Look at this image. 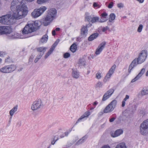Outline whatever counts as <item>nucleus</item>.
Masks as SVG:
<instances>
[{
    "instance_id": "nucleus-47",
    "label": "nucleus",
    "mask_w": 148,
    "mask_h": 148,
    "mask_svg": "<svg viewBox=\"0 0 148 148\" xmlns=\"http://www.w3.org/2000/svg\"><path fill=\"white\" fill-rule=\"evenodd\" d=\"M6 54L5 52L0 51V57H4Z\"/></svg>"
},
{
    "instance_id": "nucleus-37",
    "label": "nucleus",
    "mask_w": 148,
    "mask_h": 148,
    "mask_svg": "<svg viewBox=\"0 0 148 148\" xmlns=\"http://www.w3.org/2000/svg\"><path fill=\"white\" fill-rule=\"evenodd\" d=\"M12 59L9 56H8L5 59V62L8 63H10L12 62Z\"/></svg>"
},
{
    "instance_id": "nucleus-51",
    "label": "nucleus",
    "mask_w": 148,
    "mask_h": 148,
    "mask_svg": "<svg viewBox=\"0 0 148 148\" xmlns=\"http://www.w3.org/2000/svg\"><path fill=\"white\" fill-rule=\"evenodd\" d=\"M132 107L133 108V110H130V112H135V111L136 110V106H132Z\"/></svg>"
},
{
    "instance_id": "nucleus-63",
    "label": "nucleus",
    "mask_w": 148,
    "mask_h": 148,
    "mask_svg": "<svg viewBox=\"0 0 148 148\" xmlns=\"http://www.w3.org/2000/svg\"><path fill=\"white\" fill-rule=\"evenodd\" d=\"M60 28H56V31H59L60 30Z\"/></svg>"
},
{
    "instance_id": "nucleus-33",
    "label": "nucleus",
    "mask_w": 148,
    "mask_h": 148,
    "mask_svg": "<svg viewBox=\"0 0 148 148\" xmlns=\"http://www.w3.org/2000/svg\"><path fill=\"white\" fill-rule=\"evenodd\" d=\"M43 55H42V54H40L39 53L36 56V57L34 61V62L35 63H37L38 61L41 58Z\"/></svg>"
},
{
    "instance_id": "nucleus-19",
    "label": "nucleus",
    "mask_w": 148,
    "mask_h": 148,
    "mask_svg": "<svg viewBox=\"0 0 148 148\" xmlns=\"http://www.w3.org/2000/svg\"><path fill=\"white\" fill-rule=\"evenodd\" d=\"M9 37L10 38L12 39L21 38L20 34L16 33L10 34Z\"/></svg>"
},
{
    "instance_id": "nucleus-62",
    "label": "nucleus",
    "mask_w": 148,
    "mask_h": 148,
    "mask_svg": "<svg viewBox=\"0 0 148 148\" xmlns=\"http://www.w3.org/2000/svg\"><path fill=\"white\" fill-rule=\"evenodd\" d=\"M98 103L97 102V101H95L93 103V105L94 106H96L98 104Z\"/></svg>"
},
{
    "instance_id": "nucleus-23",
    "label": "nucleus",
    "mask_w": 148,
    "mask_h": 148,
    "mask_svg": "<svg viewBox=\"0 0 148 148\" xmlns=\"http://www.w3.org/2000/svg\"><path fill=\"white\" fill-rule=\"evenodd\" d=\"M99 35V34L97 33L92 34L88 38V40L89 41H92L93 40L98 37Z\"/></svg>"
},
{
    "instance_id": "nucleus-21",
    "label": "nucleus",
    "mask_w": 148,
    "mask_h": 148,
    "mask_svg": "<svg viewBox=\"0 0 148 148\" xmlns=\"http://www.w3.org/2000/svg\"><path fill=\"white\" fill-rule=\"evenodd\" d=\"M47 49V47H40L36 48L37 51L39 52V54H42V55H43Z\"/></svg>"
},
{
    "instance_id": "nucleus-52",
    "label": "nucleus",
    "mask_w": 148,
    "mask_h": 148,
    "mask_svg": "<svg viewBox=\"0 0 148 148\" xmlns=\"http://www.w3.org/2000/svg\"><path fill=\"white\" fill-rule=\"evenodd\" d=\"M129 98V96L128 95H126L123 101H125L127 99Z\"/></svg>"
},
{
    "instance_id": "nucleus-20",
    "label": "nucleus",
    "mask_w": 148,
    "mask_h": 148,
    "mask_svg": "<svg viewBox=\"0 0 148 148\" xmlns=\"http://www.w3.org/2000/svg\"><path fill=\"white\" fill-rule=\"evenodd\" d=\"M90 114V113L89 112L87 111L85 112L77 120L76 123L79 122L82 119L86 117H88Z\"/></svg>"
},
{
    "instance_id": "nucleus-9",
    "label": "nucleus",
    "mask_w": 148,
    "mask_h": 148,
    "mask_svg": "<svg viewBox=\"0 0 148 148\" xmlns=\"http://www.w3.org/2000/svg\"><path fill=\"white\" fill-rule=\"evenodd\" d=\"M42 105L41 100L39 99L33 103L31 106V109L33 111L36 110L40 109Z\"/></svg>"
},
{
    "instance_id": "nucleus-60",
    "label": "nucleus",
    "mask_w": 148,
    "mask_h": 148,
    "mask_svg": "<svg viewBox=\"0 0 148 148\" xmlns=\"http://www.w3.org/2000/svg\"><path fill=\"white\" fill-rule=\"evenodd\" d=\"M52 35L53 36L55 35H56V31L55 30H53L52 31Z\"/></svg>"
},
{
    "instance_id": "nucleus-4",
    "label": "nucleus",
    "mask_w": 148,
    "mask_h": 148,
    "mask_svg": "<svg viewBox=\"0 0 148 148\" xmlns=\"http://www.w3.org/2000/svg\"><path fill=\"white\" fill-rule=\"evenodd\" d=\"M16 67L15 65L11 64L6 65L0 69V72L3 73H11L16 69Z\"/></svg>"
},
{
    "instance_id": "nucleus-2",
    "label": "nucleus",
    "mask_w": 148,
    "mask_h": 148,
    "mask_svg": "<svg viewBox=\"0 0 148 148\" xmlns=\"http://www.w3.org/2000/svg\"><path fill=\"white\" fill-rule=\"evenodd\" d=\"M39 26L38 22L37 21L28 24L23 29L22 33L23 34L31 33L38 29Z\"/></svg>"
},
{
    "instance_id": "nucleus-10",
    "label": "nucleus",
    "mask_w": 148,
    "mask_h": 148,
    "mask_svg": "<svg viewBox=\"0 0 148 148\" xmlns=\"http://www.w3.org/2000/svg\"><path fill=\"white\" fill-rule=\"evenodd\" d=\"M24 1L23 0H13L11 3L10 7L11 10L13 11L15 8L16 6L21 7L23 4H25V5L24 3H23Z\"/></svg>"
},
{
    "instance_id": "nucleus-50",
    "label": "nucleus",
    "mask_w": 148,
    "mask_h": 148,
    "mask_svg": "<svg viewBox=\"0 0 148 148\" xmlns=\"http://www.w3.org/2000/svg\"><path fill=\"white\" fill-rule=\"evenodd\" d=\"M88 135H86L85 136H84L82 138L84 141H85L88 138Z\"/></svg>"
},
{
    "instance_id": "nucleus-5",
    "label": "nucleus",
    "mask_w": 148,
    "mask_h": 148,
    "mask_svg": "<svg viewBox=\"0 0 148 148\" xmlns=\"http://www.w3.org/2000/svg\"><path fill=\"white\" fill-rule=\"evenodd\" d=\"M140 132L143 135H146L148 133V119L144 121L140 127Z\"/></svg>"
},
{
    "instance_id": "nucleus-56",
    "label": "nucleus",
    "mask_w": 148,
    "mask_h": 148,
    "mask_svg": "<svg viewBox=\"0 0 148 148\" xmlns=\"http://www.w3.org/2000/svg\"><path fill=\"white\" fill-rule=\"evenodd\" d=\"M115 119L114 117H113L110 119L109 121L110 122H112L114 121Z\"/></svg>"
},
{
    "instance_id": "nucleus-49",
    "label": "nucleus",
    "mask_w": 148,
    "mask_h": 148,
    "mask_svg": "<svg viewBox=\"0 0 148 148\" xmlns=\"http://www.w3.org/2000/svg\"><path fill=\"white\" fill-rule=\"evenodd\" d=\"M58 139V138L56 140H55L54 138L51 141V144L52 145H53L55 144L56 141H57Z\"/></svg>"
},
{
    "instance_id": "nucleus-48",
    "label": "nucleus",
    "mask_w": 148,
    "mask_h": 148,
    "mask_svg": "<svg viewBox=\"0 0 148 148\" xmlns=\"http://www.w3.org/2000/svg\"><path fill=\"white\" fill-rule=\"evenodd\" d=\"M3 26H0V35L3 34Z\"/></svg>"
},
{
    "instance_id": "nucleus-18",
    "label": "nucleus",
    "mask_w": 148,
    "mask_h": 148,
    "mask_svg": "<svg viewBox=\"0 0 148 148\" xmlns=\"http://www.w3.org/2000/svg\"><path fill=\"white\" fill-rule=\"evenodd\" d=\"M108 14L106 12H104L101 14V18L99 20V22H103L107 20Z\"/></svg>"
},
{
    "instance_id": "nucleus-26",
    "label": "nucleus",
    "mask_w": 148,
    "mask_h": 148,
    "mask_svg": "<svg viewBox=\"0 0 148 148\" xmlns=\"http://www.w3.org/2000/svg\"><path fill=\"white\" fill-rule=\"evenodd\" d=\"M77 49V45L75 43L73 44L70 47L71 51L73 53H74L76 51Z\"/></svg>"
},
{
    "instance_id": "nucleus-45",
    "label": "nucleus",
    "mask_w": 148,
    "mask_h": 148,
    "mask_svg": "<svg viewBox=\"0 0 148 148\" xmlns=\"http://www.w3.org/2000/svg\"><path fill=\"white\" fill-rule=\"evenodd\" d=\"M117 6L118 7L121 9L124 7V5L122 3H120L117 4Z\"/></svg>"
},
{
    "instance_id": "nucleus-22",
    "label": "nucleus",
    "mask_w": 148,
    "mask_h": 148,
    "mask_svg": "<svg viewBox=\"0 0 148 148\" xmlns=\"http://www.w3.org/2000/svg\"><path fill=\"white\" fill-rule=\"evenodd\" d=\"M72 75L73 77L76 79H77L79 76V73L77 70L73 69Z\"/></svg>"
},
{
    "instance_id": "nucleus-53",
    "label": "nucleus",
    "mask_w": 148,
    "mask_h": 148,
    "mask_svg": "<svg viewBox=\"0 0 148 148\" xmlns=\"http://www.w3.org/2000/svg\"><path fill=\"white\" fill-rule=\"evenodd\" d=\"M93 6L94 7V8L97 7H98V8H99V5H98L97 4V3L96 2L94 3L93 4Z\"/></svg>"
},
{
    "instance_id": "nucleus-12",
    "label": "nucleus",
    "mask_w": 148,
    "mask_h": 148,
    "mask_svg": "<svg viewBox=\"0 0 148 148\" xmlns=\"http://www.w3.org/2000/svg\"><path fill=\"white\" fill-rule=\"evenodd\" d=\"M140 64V63L138 62V60L137 58L134 59L131 62L129 66L128 69V71L129 73L131 72L132 70L138 64Z\"/></svg>"
},
{
    "instance_id": "nucleus-28",
    "label": "nucleus",
    "mask_w": 148,
    "mask_h": 148,
    "mask_svg": "<svg viewBox=\"0 0 148 148\" xmlns=\"http://www.w3.org/2000/svg\"><path fill=\"white\" fill-rule=\"evenodd\" d=\"M85 60L84 58H80L79 59L78 63L80 66H84L85 64Z\"/></svg>"
},
{
    "instance_id": "nucleus-39",
    "label": "nucleus",
    "mask_w": 148,
    "mask_h": 148,
    "mask_svg": "<svg viewBox=\"0 0 148 148\" xmlns=\"http://www.w3.org/2000/svg\"><path fill=\"white\" fill-rule=\"evenodd\" d=\"M85 141H84L81 138L80 139H79L76 143V145H79L81 144H82Z\"/></svg>"
},
{
    "instance_id": "nucleus-55",
    "label": "nucleus",
    "mask_w": 148,
    "mask_h": 148,
    "mask_svg": "<svg viewBox=\"0 0 148 148\" xmlns=\"http://www.w3.org/2000/svg\"><path fill=\"white\" fill-rule=\"evenodd\" d=\"M34 56H33V55H32L29 58V61H32L33 59L34 58Z\"/></svg>"
},
{
    "instance_id": "nucleus-16",
    "label": "nucleus",
    "mask_w": 148,
    "mask_h": 148,
    "mask_svg": "<svg viewBox=\"0 0 148 148\" xmlns=\"http://www.w3.org/2000/svg\"><path fill=\"white\" fill-rule=\"evenodd\" d=\"M106 44V42L104 41L102 42L99 45L95 52V54L96 55H98L100 54V53L102 51L103 49L105 47Z\"/></svg>"
},
{
    "instance_id": "nucleus-14",
    "label": "nucleus",
    "mask_w": 148,
    "mask_h": 148,
    "mask_svg": "<svg viewBox=\"0 0 148 148\" xmlns=\"http://www.w3.org/2000/svg\"><path fill=\"white\" fill-rule=\"evenodd\" d=\"M123 133V130L121 129H118L115 131H112L110 133L111 136L115 138L119 136Z\"/></svg>"
},
{
    "instance_id": "nucleus-61",
    "label": "nucleus",
    "mask_w": 148,
    "mask_h": 148,
    "mask_svg": "<svg viewBox=\"0 0 148 148\" xmlns=\"http://www.w3.org/2000/svg\"><path fill=\"white\" fill-rule=\"evenodd\" d=\"M138 2H139L140 3H143L144 0H137Z\"/></svg>"
},
{
    "instance_id": "nucleus-29",
    "label": "nucleus",
    "mask_w": 148,
    "mask_h": 148,
    "mask_svg": "<svg viewBox=\"0 0 148 148\" xmlns=\"http://www.w3.org/2000/svg\"><path fill=\"white\" fill-rule=\"evenodd\" d=\"M60 40V39H58L54 43L53 45L51 47V51H53L55 47L56 46L59 42Z\"/></svg>"
},
{
    "instance_id": "nucleus-59",
    "label": "nucleus",
    "mask_w": 148,
    "mask_h": 148,
    "mask_svg": "<svg viewBox=\"0 0 148 148\" xmlns=\"http://www.w3.org/2000/svg\"><path fill=\"white\" fill-rule=\"evenodd\" d=\"M69 133V132H65L64 134L65 136H67Z\"/></svg>"
},
{
    "instance_id": "nucleus-27",
    "label": "nucleus",
    "mask_w": 148,
    "mask_h": 148,
    "mask_svg": "<svg viewBox=\"0 0 148 148\" xmlns=\"http://www.w3.org/2000/svg\"><path fill=\"white\" fill-rule=\"evenodd\" d=\"M112 75V74L110 73L109 72L107 73L106 75V76L104 79L103 80V81L105 82H106L108 81L110 78L111 76Z\"/></svg>"
},
{
    "instance_id": "nucleus-34",
    "label": "nucleus",
    "mask_w": 148,
    "mask_h": 148,
    "mask_svg": "<svg viewBox=\"0 0 148 148\" xmlns=\"http://www.w3.org/2000/svg\"><path fill=\"white\" fill-rule=\"evenodd\" d=\"M116 67V65L114 64L113 65L110 69L108 72L113 74L115 70Z\"/></svg>"
},
{
    "instance_id": "nucleus-8",
    "label": "nucleus",
    "mask_w": 148,
    "mask_h": 148,
    "mask_svg": "<svg viewBox=\"0 0 148 148\" xmlns=\"http://www.w3.org/2000/svg\"><path fill=\"white\" fill-rule=\"evenodd\" d=\"M147 51L143 50L139 53L137 59L138 60V62L142 63L144 62L147 58Z\"/></svg>"
},
{
    "instance_id": "nucleus-32",
    "label": "nucleus",
    "mask_w": 148,
    "mask_h": 148,
    "mask_svg": "<svg viewBox=\"0 0 148 148\" xmlns=\"http://www.w3.org/2000/svg\"><path fill=\"white\" fill-rule=\"evenodd\" d=\"M115 148H126V147L125 144L122 143L117 145Z\"/></svg>"
},
{
    "instance_id": "nucleus-13",
    "label": "nucleus",
    "mask_w": 148,
    "mask_h": 148,
    "mask_svg": "<svg viewBox=\"0 0 148 148\" xmlns=\"http://www.w3.org/2000/svg\"><path fill=\"white\" fill-rule=\"evenodd\" d=\"M91 24H89L86 26H83L81 29V34L84 37H85L88 34L87 27L91 26Z\"/></svg>"
},
{
    "instance_id": "nucleus-15",
    "label": "nucleus",
    "mask_w": 148,
    "mask_h": 148,
    "mask_svg": "<svg viewBox=\"0 0 148 148\" xmlns=\"http://www.w3.org/2000/svg\"><path fill=\"white\" fill-rule=\"evenodd\" d=\"M145 71V68L142 69L139 73L136 76V77L133 79L131 82L133 83L135 82L136 81L139 79L144 73Z\"/></svg>"
},
{
    "instance_id": "nucleus-6",
    "label": "nucleus",
    "mask_w": 148,
    "mask_h": 148,
    "mask_svg": "<svg viewBox=\"0 0 148 148\" xmlns=\"http://www.w3.org/2000/svg\"><path fill=\"white\" fill-rule=\"evenodd\" d=\"M116 104L117 101L116 100H112L105 108L103 111L104 113H108L112 112L115 108Z\"/></svg>"
},
{
    "instance_id": "nucleus-30",
    "label": "nucleus",
    "mask_w": 148,
    "mask_h": 148,
    "mask_svg": "<svg viewBox=\"0 0 148 148\" xmlns=\"http://www.w3.org/2000/svg\"><path fill=\"white\" fill-rule=\"evenodd\" d=\"M141 94L142 96L148 94V89L147 88H143L141 91Z\"/></svg>"
},
{
    "instance_id": "nucleus-41",
    "label": "nucleus",
    "mask_w": 148,
    "mask_h": 148,
    "mask_svg": "<svg viewBox=\"0 0 148 148\" xmlns=\"http://www.w3.org/2000/svg\"><path fill=\"white\" fill-rule=\"evenodd\" d=\"M143 28V25L142 24H140V25H139L138 28V29H137V31L138 32H140L142 30Z\"/></svg>"
},
{
    "instance_id": "nucleus-58",
    "label": "nucleus",
    "mask_w": 148,
    "mask_h": 148,
    "mask_svg": "<svg viewBox=\"0 0 148 148\" xmlns=\"http://www.w3.org/2000/svg\"><path fill=\"white\" fill-rule=\"evenodd\" d=\"M125 101H123L122 102V107H124L125 106Z\"/></svg>"
},
{
    "instance_id": "nucleus-43",
    "label": "nucleus",
    "mask_w": 148,
    "mask_h": 148,
    "mask_svg": "<svg viewBox=\"0 0 148 148\" xmlns=\"http://www.w3.org/2000/svg\"><path fill=\"white\" fill-rule=\"evenodd\" d=\"M101 77V74L100 73L98 72L96 74V78L99 79H100Z\"/></svg>"
},
{
    "instance_id": "nucleus-1",
    "label": "nucleus",
    "mask_w": 148,
    "mask_h": 148,
    "mask_svg": "<svg viewBox=\"0 0 148 148\" xmlns=\"http://www.w3.org/2000/svg\"><path fill=\"white\" fill-rule=\"evenodd\" d=\"M15 8L16 10L12 15L8 14L0 17V23L4 25L12 24V21L13 19L18 20L22 18L25 17L28 13V8L25 4L22 5L21 7L16 6L13 11Z\"/></svg>"
},
{
    "instance_id": "nucleus-38",
    "label": "nucleus",
    "mask_w": 148,
    "mask_h": 148,
    "mask_svg": "<svg viewBox=\"0 0 148 148\" xmlns=\"http://www.w3.org/2000/svg\"><path fill=\"white\" fill-rule=\"evenodd\" d=\"M48 0H37V3L38 4H42L47 1Z\"/></svg>"
},
{
    "instance_id": "nucleus-54",
    "label": "nucleus",
    "mask_w": 148,
    "mask_h": 148,
    "mask_svg": "<svg viewBox=\"0 0 148 148\" xmlns=\"http://www.w3.org/2000/svg\"><path fill=\"white\" fill-rule=\"evenodd\" d=\"M21 125V122L20 121L18 122L17 124H16V125L17 126L19 127Z\"/></svg>"
},
{
    "instance_id": "nucleus-7",
    "label": "nucleus",
    "mask_w": 148,
    "mask_h": 148,
    "mask_svg": "<svg viewBox=\"0 0 148 148\" xmlns=\"http://www.w3.org/2000/svg\"><path fill=\"white\" fill-rule=\"evenodd\" d=\"M47 9L45 6H42L38 9L34 10L32 12V15L34 18H36L40 16Z\"/></svg>"
},
{
    "instance_id": "nucleus-11",
    "label": "nucleus",
    "mask_w": 148,
    "mask_h": 148,
    "mask_svg": "<svg viewBox=\"0 0 148 148\" xmlns=\"http://www.w3.org/2000/svg\"><path fill=\"white\" fill-rule=\"evenodd\" d=\"M114 91V90L112 88L107 91L103 95L102 100L105 101L109 98L113 93Z\"/></svg>"
},
{
    "instance_id": "nucleus-24",
    "label": "nucleus",
    "mask_w": 148,
    "mask_h": 148,
    "mask_svg": "<svg viewBox=\"0 0 148 148\" xmlns=\"http://www.w3.org/2000/svg\"><path fill=\"white\" fill-rule=\"evenodd\" d=\"M17 109L18 106L16 105L10 110L9 112V114L11 116V117H10V119L12 117V116L14 115V113L17 111Z\"/></svg>"
},
{
    "instance_id": "nucleus-44",
    "label": "nucleus",
    "mask_w": 148,
    "mask_h": 148,
    "mask_svg": "<svg viewBox=\"0 0 148 148\" xmlns=\"http://www.w3.org/2000/svg\"><path fill=\"white\" fill-rule=\"evenodd\" d=\"M103 85V83L100 82H99L96 84L97 87L99 88L101 87Z\"/></svg>"
},
{
    "instance_id": "nucleus-64",
    "label": "nucleus",
    "mask_w": 148,
    "mask_h": 148,
    "mask_svg": "<svg viewBox=\"0 0 148 148\" xmlns=\"http://www.w3.org/2000/svg\"><path fill=\"white\" fill-rule=\"evenodd\" d=\"M145 75L146 76H148V70L147 71Z\"/></svg>"
},
{
    "instance_id": "nucleus-42",
    "label": "nucleus",
    "mask_w": 148,
    "mask_h": 148,
    "mask_svg": "<svg viewBox=\"0 0 148 148\" xmlns=\"http://www.w3.org/2000/svg\"><path fill=\"white\" fill-rule=\"evenodd\" d=\"M70 56V54L69 53H66L64 55V58H67L69 57Z\"/></svg>"
},
{
    "instance_id": "nucleus-46",
    "label": "nucleus",
    "mask_w": 148,
    "mask_h": 148,
    "mask_svg": "<svg viewBox=\"0 0 148 148\" xmlns=\"http://www.w3.org/2000/svg\"><path fill=\"white\" fill-rule=\"evenodd\" d=\"M113 3L112 2H110L108 6V8H111L113 6Z\"/></svg>"
},
{
    "instance_id": "nucleus-31",
    "label": "nucleus",
    "mask_w": 148,
    "mask_h": 148,
    "mask_svg": "<svg viewBox=\"0 0 148 148\" xmlns=\"http://www.w3.org/2000/svg\"><path fill=\"white\" fill-rule=\"evenodd\" d=\"M115 15L113 13H111L109 16V21L110 22H112V21H114L115 18Z\"/></svg>"
},
{
    "instance_id": "nucleus-25",
    "label": "nucleus",
    "mask_w": 148,
    "mask_h": 148,
    "mask_svg": "<svg viewBox=\"0 0 148 148\" xmlns=\"http://www.w3.org/2000/svg\"><path fill=\"white\" fill-rule=\"evenodd\" d=\"M48 39V36L47 34H45L41 38L40 42L42 43H46L47 42Z\"/></svg>"
},
{
    "instance_id": "nucleus-36",
    "label": "nucleus",
    "mask_w": 148,
    "mask_h": 148,
    "mask_svg": "<svg viewBox=\"0 0 148 148\" xmlns=\"http://www.w3.org/2000/svg\"><path fill=\"white\" fill-rule=\"evenodd\" d=\"M92 17L90 16H86L85 17V20L89 22H92Z\"/></svg>"
},
{
    "instance_id": "nucleus-35",
    "label": "nucleus",
    "mask_w": 148,
    "mask_h": 148,
    "mask_svg": "<svg viewBox=\"0 0 148 148\" xmlns=\"http://www.w3.org/2000/svg\"><path fill=\"white\" fill-rule=\"evenodd\" d=\"M99 18L97 16L93 17H92V23H94L95 22H99Z\"/></svg>"
},
{
    "instance_id": "nucleus-17",
    "label": "nucleus",
    "mask_w": 148,
    "mask_h": 148,
    "mask_svg": "<svg viewBox=\"0 0 148 148\" xmlns=\"http://www.w3.org/2000/svg\"><path fill=\"white\" fill-rule=\"evenodd\" d=\"M3 34H10L12 32V29L9 26H3Z\"/></svg>"
},
{
    "instance_id": "nucleus-40",
    "label": "nucleus",
    "mask_w": 148,
    "mask_h": 148,
    "mask_svg": "<svg viewBox=\"0 0 148 148\" xmlns=\"http://www.w3.org/2000/svg\"><path fill=\"white\" fill-rule=\"evenodd\" d=\"M53 51H51V48L47 52V53H46L45 55V59L47 58L51 54V53Z\"/></svg>"
},
{
    "instance_id": "nucleus-3",
    "label": "nucleus",
    "mask_w": 148,
    "mask_h": 148,
    "mask_svg": "<svg viewBox=\"0 0 148 148\" xmlns=\"http://www.w3.org/2000/svg\"><path fill=\"white\" fill-rule=\"evenodd\" d=\"M56 13V11L54 8L50 9L48 11L47 14L45 18L44 22L45 26H47L50 23L55 16Z\"/></svg>"
},
{
    "instance_id": "nucleus-57",
    "label": "nucleus",
    "mask_w": 148,
    "mask_h": 148,
    "mask_svg": "<svg viewBox=\"0 0 148 148\" xmlns=\"http://www.w3.org/2000/svg\"><path fill=\"white\" fill-rule=\"evenodd\" d=\"M101 148H110V147L108 146L104 145L102 146Z\"/></svg>"
}]
</instances>
